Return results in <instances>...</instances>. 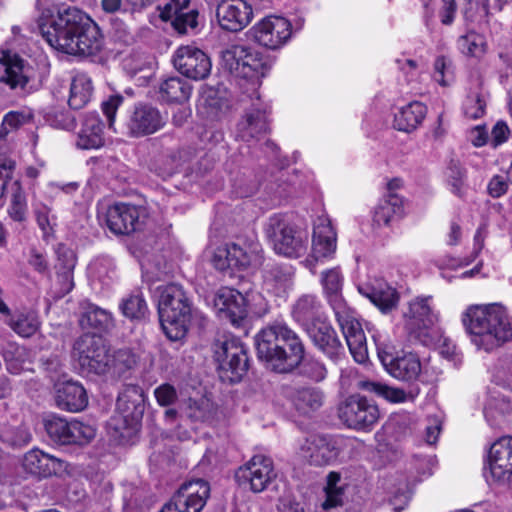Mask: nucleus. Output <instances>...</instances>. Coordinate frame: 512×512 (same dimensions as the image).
<instances>
[{"mask_svg": "<svg viewBox=\"0 0 512 512\" xmlns=\"http://www.w3.org/2000/svg\"><path fill=\"white\" fill-rule=\"evenodd\" d=\"M38 29L52 48L71 55H95L103 45L97 24L75 7L64 9L56 15L43 13L38 21Z\"/></svg>", "mask_w": 512, "mask_h": 512, "instance_id": "nucleus-1", "label": "nucleus"}, {"mask_svg": "<svg viewBox=\"0 0 512 512\" xmlns=\"http://www.w3.org/2000/svg\"><path fill=\"white\" fill-rule=\"evenodd\" d=\"M472 342L491 351L512 338V325L505 308L497 303L472 305L462 318Z\"/></svg>", "mask_w": 512, "mask_h": 512, "instance_id": "nucleus-2", "label": "nucleus"}, {"mask_svg": "<svg viewBox=\"0 0 512 512\" xmlns=\"http://www.w3.org/2000/svg\"><path fill=\"white\" fill-rule=\"evenodd\" d=\"M158 292V312L162 330L169 340L182 341L188 333L193 315L189 298L183 288L174 283L158 287Z\"/></svg>", "mask_w": 512, "mask_h": 512, "instance_id": "nucleus-3", "label": "nucleus"}, {"mask_svg": "<svg viewBox=\"0 0 512 512\" xmlns=\"http://www.w3.org/2000/svg\"><path fill=\"white\" fill-rule=\"evenodd\" d=\"M222 67L236 78L247 80L253 90L261 84L269 70V66L263 56L245 45H231L222 51Z\"/></svg>", "mask_w": 512, "mask_h": 512, "instance_id": "nucleus-4", "label": "nucleus"}, {"mask_svg": "<svg viewBox=\"0 0 512 512\" xmlns=\"http://www.w3.org/2000/svg\"><path fill=\"white\" fill-rule=\"evenodd\" d=\"M264 232L279 255L298 258L307 250V232L294 226L286 215H271L264 225Z\"/></svg>", "mask_w": 512, "mask_h": 512, "instance_id": "nucleus-5", "label": "nucleus"}, {"mask_svg": "<svg viewBox=\"0 0 512 512\" xmlns=\"http://www.w3.org/2000/svg\"><path fill=\"white\" fill-rule=\"evenodd\" d=\"M432 301V296L416 297L403 314L405 330L423 345H430L438 334L435 326L439 316Z\"/></svg>", "mask_w": 512, "mask_h": 512, "instance_id": "nucleus-6", "label": "nucleus"}, {"mask_svg": "<svg viewBox=\"0 0 512 512\" xmlns=\"http://www.w3.org/2000/svg\"><path fill=\"white\" fill-rule=\"evenodd\" d=\"M377 355L385 370L395 379L404 382L416 381L422 371L420 358L412 352H395V347L381 340V337L373 336Z\"/></svg>", "mask_w": 512, "mask_h": 512, "instance_id": "nucleus-7", "label": "nucleus"}, {"mask_svg": "<svg viewBox=\"0 0 512 512\" xmlns=\"http://www.w3.org/2000/svg\"><path fill=\"white\" fill-rule=\"evenodd\" d=\"M42 425L49 438L60 445L84 446L96 435V429L82 421L67 419L50 413L43 417Z\"/></svg>", "mask_w": 512, "mask_h": 512, "instance_id": "nucleus-8", "label": "nucleus"}, {"mask_svg": "<svg viewBox=\"0 0 512 512\" xmlns=\"http://www.w3.org/2000/svg\"><path fill=\"white\" fill-rule=\"evenodd\" d=\"M212 264L220 271L255 269L263 264L262 249L257 243L245 244L243 246L236 243H228L215 249Z\"/></svg>", "mask_w": 512, "mask_h": 512, "instance_id": "nucleus-9", "label": "nucleus"}, {"mask_svg": "<svg viewBox=\"0 0 512 512\" xmlns=\"http://www.w3.org/2000/svg\"><path fill=\"white\" fill-rule=\"evenodd\" d=\"M72 357L83 373L103 375L108 371L109 351L99 335H81L73 345Z\"/></svg>", "mask_w": 512, "mask_h": 512, "instance_id": "nucleus-10", "label": "nucleus"}, {"mask_svg": "<svg viewBox=\"0 0 512 512\" xmlns=\"http://www.w3.org/2000/svg\"><path fill=\"white\" fill-rule=\"evenodd\" d=\"M338 416L351 429L369 431L377 423L380 413L372 400L352 395L339 405Z\"/></svg>", "mask_w": 512, "mask_h": 512, "instance_id": "nucleus-11", "label": "nucleus"}, {"mask_svg": "<svg viewBox=\"0 0 512 512\" xmlns=\"http://www.w3.org/2000/svg\"><path fill=\"white\" fill-rule=\"evenodd\" d=\"M276 478L273 460L263 454L254 455L235 473V479L239 486L253 493H260Z\"/></svg>", "mask_w": 512, "mask_h": 512, "instance_id": "nucleus-12", "label": "nucleus"}, {"mask_svg": "<svg viewBox=\"0 0 512 512\" xmlns=\"http://www.w3.org/2000/svg\"><path fill=\"white\" fill-rule=\"evenodd\" d=\"M210 496L207 481L197 479L180 486L160 512H201Z\"/></svg>", "mask_w": 512, "mask_h": 512, "instance_id": "nucleus-13", "label": "nucleus"}, {"mask_svg": "<svg viewBox=\"0 0 512 512\" xmlns=\"http://www.w3.org/2000/svg\"><path fill=\"white\" fill-rule=\"evenodd\" d=\"M175 69L192 80H203L211 72V60L199 47L189 44L179 46L172 57Z\"/></svg>", "mask_w": 512, "mask_h": 512, "instance_id": "nucleus-14", "label": "nucleus"}, {"mask_svg": "<svg viewBox=\"0 0 512 512\" xmlns=\"http://www.w3.org/2000/svg\"><path fill=\"white\" fill-rule=\"evenodd\" d=\"M251 31L257 43L272 50L285 45L292 35L291 23L280 16H268L262 19L252 27Z\"/></svg>", "mask_w": 512, "mask_h": 512, "instance_id": "nucleus-15", "label": "nucleus"}, {"mask_svg": "<svg viewBox=\"0 0 512 512\" xmlns=\"http://www.w3.org/2000/svg\"><path fill=\"white\" fill-rule=\"evenodd\" d=\"M216 17L220 27L229 32H239L247 27L253 17V6L248 0H221Z\"/></svg>", "mask_w": 512, "mask_h": 512, "instance_id": "nucleus-16", "label": "nucleus"}, {"mask_svg": "<svg viewBox=\"0 0 512 512\" xmlns=\"http://www.w3.org/2000/svg\"><path fill=\"white\" fill-rule=\"evenodd\" d=\"M335 316L354 360L358 363L366 362L368 360L366 337L354 313L346 309L336 313Z\"/></svg>", "mask_w": 512, "mask_h": 512, "instance_id": "nucleus-17", "label": "nucleus"}, {"mask_svg": "<svg viewBox=\"0 0 512 512\" xmlns=\"http://www.w3.org/2000/svg\"><path fill=\"white\" fill-rule=\"evenodd\" d=\"M214 306L222 319L240 327L248 315L247 299L238 290L223 287L214 298Z\"/></svg>", "mask_w": 512, "mask_h": 512, "instance_id": "nucleus-18", "label": "nucleus"}, {"mask_svg": "<svg viewBox=\"0 0 512 512\" xmlns=\"http://www.w3.org/2000/svg\"><path fill=\"white\" fill-rule=\"evenodd\" d=\"M303 458L315 466L329 465L339 455L338 442L329 435H311L305 439L300 447Z\"/></svg>", "mask_w": 512, "mask_h": 512, "instance_id": "nucleus-19", "label": "nucleus"}, {"mask_svg": "<svg viewBox=\"0 0 512 512\" xmlns=\"http://www.w3.org/2000/svg\"><path fill=\"white\" fill-rule=\"evenodd\" d=\"M279 333L283 342L279 344L281 349L277 355L279 360L276 361L275 371L287 373L302 362L305 352L304 345L299 336L286 323L282 322Z\"/></svg>", "mask_w": 512, "mask_h": 512, "instance_id": "nucleus-20", "label": "nucleus"}, {"mask_svg": "<svg viewBox=\"0 0 512 512\" xmlns=\"http://www.w3.org/2000/svg\"><path fill=\"white\" fill-rule=\"evenodd\" d=\"M166 117L149 104L136 105L131 113L127 128L133 137H143L153 134L164 127Z\"/></svg>", "mask_w": 512, "mask_h": 512, "instance_id": "nucleus-21", "label": "nucleus"}, {"mask_svg": "<svg viewBox=\"0 0 512 512\" xmlns=\"http://www.w3.org/2000/svg\"><path fill=\"white\" fill-rule=\"evenodd\" d=\"M488 464L494 481L512 482V437H502L491 445Z\"/></svg>", "mask_w": 512, "mask_h": 512, "instance_id": "nucleus-22", "label": "nucleus"}, {"mask_svg": "<svg viewBox=\"0 0 512 512\" xmlns=\"http://www.w3.org/2000/svg\"><path fill=\"white\" fill-rule=\"evenodd\" d=\"M103 218L109 230L116 235H128L141 225L139 209L125 203L109 206Z\"/></svg>", "mask_w": 512, "mask_h": 512, "instance_id": "nucleus-23", "label": "nucleus"}, {"mask_svg": "<svg viewBox=\"0 0 512 512\" xmlns=\"http://www.w3.org/2000/svg\"><path fill=\"white\" fill-rule=\"evenodd\" d=\"M56 406L68 412H80L88 405L86 389L78 381H59L54 385Z\"/></svg>", "mask_w": 512, "mask_h": 512, "instance_id": "nucleus-24", "label": "nucleus"}, {"mask_svg": "<svg viewBox=\"0 0 512 512\" xmlns=\"http://www.w3.org/2000/svg\"><path fill=\"white\" fill-rule=\"evenodd\" d=\"M189 0H171L161 9L160 17L164 21H171L172 27L179 34L194 32L198 26V12L188 9Z\"/></svg>", "mask_w": 512, "mask_h": 512, "instance_id": "nucleus-25", "label": "nucleus"}, {"mask_svg": "<svg viewBox=\"0 0 512 512\" xmlns=\"http://www.w3.org/2000/svg\"><path fill=\"white\" fill-rule=\"evenodd\" d=\"M282 322H274L263 328L255 336V346L257 356L261 361H264L267 367L275 371L276 361L279 360L278 352L281 349L280 342L283 338L280 337V327Z\"/></svg>", "mask_w": 512, "mask_h": 512, "instance_id": "nucleus-26", "label": "nucleus"}, {"mask_svg": "<svg viewBox=\"0 0 512 512\" xmlns=\"http://www.w3.org/2000/svg\"><path fill=\"white\" fill-rule=\"evenodd\" d=\"M336 232L326 217H319L314 226L312 238V255L314 261L330 259L336 252Z\"/></svg>", "mask_w": 512, "mask_h": 512, "instance_id": "nucleus-27", "label": "nucleus"}, {"mask_svg": "<svg viewBox=\"0 0 512 512\" xmlns=\"http://www.w3.org/2000/svg\"><path fill=\"white\" fill-rule=\"evenodd\" d=\"M314 345L331 359L338 358L344 351L333 327L322 320L305 330Z\"/></svg>", "mask_w": 512, "mask_h": 512, "instance_id": "nucleus-28", "label": "nucleus"}, {"mask_svg": "<svg viewBox=\"0 0 512 512\" xmlns=\"http://www.w3.org/2000/svg\"><path fill=\"white\" fill-rule=\"evenodd\" d=\"M291 314L305 330L324 320L321 301L314 294L299 296L292 306Z\"/></svg>", "mask_w": 512, "mask_h": 512, "instance_id": "nucleus-29", "label": "nucleus"}, {"mask_svg": "<svg viewBox=\"0 0 512 512\" xmlns=\"http://www.w3.org/2000/svg\"><path fill=\"white\" fill-rule=\"evenodd\" d=\"M0 82L7 84L11 89L23 88L28 78L23 74V60L9 48L0 49Z\"/></svg>", "mask_w": 512, "mask_h": 512, "instance_id": "nucleus-30", "label": "nucleus"}, {"mask_svg": "<svg viewBox=\"0 0 512 512\" xmlns=\"http://www.w3.org/2000/svg\"><path fill=\"white\" fill-rule=\"evenodd\" d=\"M320 282L324 296L330 303L334 313L348 309L342 296L344 276L339 267L326 269L321 273Z\"/></svg>", "mask_w": 512, "mask_h": 512, "instance_id": "nucleus-31", "label": "nucleus"}, {"mask_svg": "<svg viewBox=\"0 0 512 512\" xmlns=\"http://www.w3.org/2000/svg\"><path fill=\"white\" fill-rule=\"evenodd\" d=\"M358 291L383 312L395 308L399 300L397 291L381 280L362 284Z\"/></svg>", "mask_w": 512, "mask_h": 512, "instance_id": "nucleus-32", "label": "nucleus"}, {"mask_svg": "<svg viewBox=\"0 0 512 512\" xmlns=\"http://www.w3.org/2000/svg\"><path fill=\"white\" fill-rule=\"evenodd\" d=\"M267 130L266 110L255 107L246 112L243 118L238 122L236 137L242 141L250 142L253 139H259Z\"/></svg>", "mask_w": 512, "mask_h": 512, "instance_id": "nucleus-33", "label": "nucleus"}, {"mask_svg": "<svg viewBox=\"0 0 512 512\" xmlns=\"http://www.w3.org/2000/svg\"><path fill=\"white\" fill-rule=\"evenodd\" d=\"M56 276L60 284L58 291L60 296L69 293L74 287L73 270L76 265V255L74 251L64 245H59L57 250Z\"/></svg>", "mask_w": 512, "mask_h": 512, "instance_id": "nucleus-34", "label": "nucleus"}, {"mask_svg": "<svg viewBox=\"0 0 512 512\" xmlns=\"http://www.w3.org/2000/svg\"><path fill=\"white\" fill-rule=\"evenodd\" d=\"M103 128L104 125L97 114H87L78 134L77 146L81 149L102 147L104 145Z\"/></svg>", "mask_w": 512, "mask_h": 512, "instance_id": "nucleus-35", "label": "nucleus"}, {"mask_svg": "<svg viewBox=\"0 0 512 512\" xmlns=\"http://www.w3.org/2000/svg\"><path fill=\"white\" fill-rule=\"evenodd\" d=\"M403 199L397 193L386 194L374 210L373 222L378 227L388 226L395 218L403 216Z\"/></svg>", "mask_w": 512, "mask_h": 512, "instance_id": "nucleus-36", "label": "nucleus"}, {"mask_svg": "<svg viewBox=\"0 0 512 512\" xmlns=\"http://www.w3.org/2000/svg\"><path fill=\"white\" fill-rule=\"evenodd\" d=\"M289 398L295 408L304 415L318 410L324 401L323 393L314 387L294 389L290 393Z\"/></svg>", "mask_w": 512, "mask_h": 512, "instance_id": "nucleus-37", "label": "nucleus"}, {"mask_svg": "<svg viewBox=\"0 0 512 512\" xmlns=\"http://www.w3.org/2000/svg\"><path fill=\"white\" fill-rule=\"evenodd\" d=\"M426 106L418 101L402 107L394 117V127L403 132H410L418 127L426 115Z\"/></svg>", "mask_w": 512, "mask_h": 512, "instance_id": "nucleus-38", "label": "nucleus"}, {"mask_svg": "<svg viewBox=\"0 0 512 512\" xmlns=\"http://www.w3.org/2000/svg\"><path fill=\"white\" fill-rule=\"evenodd\" d=\"M179 413L192 422L203 423L212 418L214 406L213 403L205 397L197 399L188 398L180 402Z\"/></svg>", "mask_w": 512, "mask_h": 512, "instance_id": "nucleus-39", "label": "nucleus"}, {"mask_svg": "<svg viewBox=\"0 0 512 512\" xmlns=\"http://www.w3.org/2000/svg\"><path fill=\"white\" fill-rule=\"evenodd\" d=\"M91 78L85 73H77L71 81L68 104L72 109L83 108L93 94Z\"/></svg>", "mask_w": 512, "mask_h": 512, "instance_id": "nucleus-40", "label": "nucleus"}, {"mask_svg": "<svg viewBox=\"0 0 512 512\" xmlns=\"http://www.w3.org/2000/svg\"><path fill=\"white\" fill-rule=\"evenodd\" d=\"M142 391L136 385L126 386L118 395L117 409L124 414V417L134 416L142 413Z\"/></svg>", "mask_w": 512, "mask_h": 512, "instance_id": "nucleus-41", "label": "nucleus"}, {"mask_svg": "<svg viewBox=\"0 0 512 512\" xmlns=\"http://www.w3.org/2000/svg\"><path fill=\"white\" fill-rule=\"evenodd\" d=\"M159 91L166 101L182 102L189 99L191 87L179 77H170L161 83Z\"/></svg>", "mask_w": 512, "mask_h": 512, "instance_id": "nucleus-42", "label": "nucleus"}, {"mask_svg": "<svg viewBox=\"0 0 512 512\" xmlns=\"http://www.w3.org/2000/svg\"><path fill=\"white\" fill-rule=\"evenodd\" d=\"M136 363L135 356L129 349H119L109 354V366L107 373L114 377H122Z\"/></svg>", "mask_w": 512, "mask_h": 512, "instance_id": "nucleus-43", "label": "nucleus"}, {"mask_svg": "<svg viewBox=\"0 0 512 512\" xmlns=\"http://www.w3.org/2000/svg\"><path fill=\"white\" fill-rule=\"evenodd\" d=\"M123 315L132 320L144 319L148 314V306L140 293L131 294L120 304Z\"/></svg>", "mask_w": 512, "mask_h": 512, "instance_id": "nucleus-44", "label": "nucleus"}, {"mask_svg": "<svg viewBox=\"0 0 512 512\" xmlns=\"http://www.w3.org/2000/svg\"><path fill=\"white\" fill-rule=\"evenodd\" d=\"M9 327L20 337L29 338L32 335V316L29 308L15 309L10 312Z\"/></svg>", "mask_w": 512, "mask_h": 512, "instance_id": "nucleus-45", "label": "nucleus"}, {"mask_svg": "<svg viewBox=\"0 0 512 512\" xmlns=\"http://www.w3.org/2000/svg\"><path fill=\"white\" fill-rule=\"evenodd\" d=\"M341 475L338 472H330L327 476V485L325 487L326 500L323 503L324 509L334 508L342 505L344 488L340 484Z\"/></svg>", "mask_w": 512, "mask_h": 512, "instance_id": "nucleus-46", "label": "nucleus"}, {"mask_svg": "<svg viewBox=\"0 0 512 512\" xmlns=\"http://www.w3.org/2000/svg\"><path fill=\"white\" fill-rule=\"evenodd\" d=\"M234 351H236L234 355L219 364L221 370L232 373L233 380L242 377L248 369V357L244 345L241 348H234Z\"/></svg>", "mask_w": 512, "mask_h": 512, "instance_id": "nucleus-47", "label": "nucleus"}, {"mask_svg": "<svg viewBox=\"0 0 512 512\" xmlns=\"http://www.w3.org/2000/svg\"><path fill=\"white\" fill-rule=\"evenodd\" d=\"M61 468L60 461L40 450L34 449V476L46 478Z\"/></svg>", "mask_w": 512, "mask_h": 512, "instance_id": "nucleus-48", "label": "nucleus"}, {"mask_svg": "<svg viewBox=\"0 0 512 512\" xmlns=\"http://www.w3.org/2000/svg\"><path fill=\"white\" fill-rule=\"evenodd\" d=\"M86 321L87 325L98 330H106L112 324L111 314L98 306L89 305L81 318V324Z\"/></svg>", "mask_w": 512, "mask_h": 512, "instance_id": "nucleus-49", "label": "nucleus"}, {"mask_svg": "<svg viewBox=\"0 0 512 512\" xmlns=\"http://www.w3.org/2000/svg\"><path fill=\"white\" fill-rule=\"evenodd\" d=\"M458 48L463 54L479 57L485 52L484 37L475 32H469L458 39Z\"/></svg>", "mask_w": 512, "mask_h": 512, "instance_id": "nucleus-50", "label": "nucleus"}, {"mask_svg": "<svg viewBox=\"0 0 512 512\" xmlns=\"http://www.w3.org/2000/svg\"><path fill=\"white\" fill-rule=\"evenodd\" d=\"M361 387L367 391L375 392L393 403H401L407 400V394L403 389L390 387L376 382H362Z\"/></svg>", "mask_w": 512, "mask_h": 512, "instance_id": "nucleus-51", "label": "nucleus"}, {"mask_svg": "<svg viewBox=\"0 0 512 512\" xmlns=\"http://www.w3.org/2000/svg\"><path fill=\"white\" fill-rule=\"evenodd\" d=\"M243 344L234 336L224 335L214 343V357L218 364L228 360L234 355V348H241Z\"/></svg>", "mask_w": 512, "mask_h": 512, "instance_id": "nucleus-52", "label": "nucleus"}, {"mask_svg": "<svg viewBox=\"0 0 512 512\" xmlns=\"http://www.w3.org/2000/svg\"><path fill=\"white\" fill-rule=\"evenodd\" d=\"M45 121L52 127L70 130L75 127L74 117L67 111L53 107L44 113Z\"/></svg>", "mask_w": 512, "mask_h": 512, "instance_id": "nucleus-53", "label": "nucleus"}, {"mask_svg": "<svg viewBox=\"0 0 512 512\" xmlns=\"http://www.w3.org/2000/svg\"><path fill=\"white\" fill-rule=\"evenodd\" d=\"M447 181L453 194L462 197L465 188V171L459 163L451 161L446 170Z\"/></svg>", "mask_w": 512, "mask_h": 512, "instance_id": "nucleus-54", "label": "nucleus"}, {"mask_svg": "<svg viewBox=\"0 0 512 512\" xmlns=\"http://www.w3.org/2000/svg\"><path fill=\"white\" fill-rule=\"evenodd\" d=\"M13 187H15V190H13V198L11 207L9 209V214L13 220L22 221L27 210L26 200L18 181L13 182Z\"/></svg>", "mask_w": 512, "mask_h": 512, "instance_id": "nucleus-55", "label": "nucleus"}, {"mask_svg": "<svg viewBox=\"0 0 512 512\" xmlns=\"http://www.w3.org/2000/svg\"><path fill=\"white\" fill-rule=\"evenodd\" d=\"M463 110L467 118L478 119L485 112V102L478 94L471 95L464 102Z\"/></svg>", "mask_w": 512, "mask_h": 512, "instance_id": "nucleus-56", "label": "nucleus"}, {"mask_svg": "<svg viewBox=\"0 0 512 512\" xmlns=\"http://www.w3.org/2000/svg\"><path fill=\"white\" fill-rule=\"evenodd\" d=\"M14 169L15 161L12 159H4L0 163V198L7 192L9 185H11L12 190H15L13 183H11Z\"/></svg>", "mask_w": 512, "mask_h": 512, "instance_id": "nucleus-57", "label": "nucleus"}, {"mask_svg": "<svg viewBox=\"0 0 512 512\" xmlns=\"http://www.w3.org/2000/svg\"><path fill=\"white\" fill-rule=\"evenodd\" d=\"M154 396L160 406H169L177 400V391L171 384L164 383L154 390Z\"/></svg>", "mask_w": 512, "mask_h": 512, "instance_id": "nucleus-58", "label": "nucleus"}, {"mask_svg": "<svg viewBox=\"0 0 512 512\" xmlns=\"http://www.w3.org/2000/svg\"><path fill=\"white\" fill-rule=\"evenodd\" d=\"M303 375L314 381H321L326 377V368L318 360H307L302 366Z\"/></svg>", "mask_w": 512, "mask_h": 512, "instance_id": "nucleus-59", "label": "nucleus"}, {"mask_svg": "<svg viewBox=\"0 0 512 512\" xmlns=\"http://www.w3.org/2000/svg\"><path fill=\"white\" fill-rule=\"evenodd\" d=\"M450 63L446 60L445 57L440 56L436 58L434 63V74L433 77L436 82H438L442 86H446L450 81Z\"/></svg>", "mask_w": 512, "mask_h": 512, "instance_id": "nucleus-60", "label": "nucleus"}, {"mask_svg": "<svg viewBox=\"0 0 512 512\" xmlns=\"http://www.w3.org/2000/svg\"><path fill=\"white\" fill-rule=\"evenodd\" d=\"M31 118V113L25 114L23 112L11 111L4 116L2 127L5 133H8L9 129H16L21 125L28 123Z\"/></svg>", "mask_w": 512, "mask_h": 512, "instance_id": "nucleus-61", "label": "nucleus"}, {"mask_svg": "<svg viewBox=\"0 0 512 512\" xmlns=\"http://www.w3.org/2000/svg\"><path fill=\"white\" fill-rule=\"evenodd\" d=\"M123 103V97L121 95H112L107 100L102 102V111L107 117L109 126L112 127L115 114L118 108Z\"/></svg>", "mask_w": 512, "mask_h": 512, "instance_id": "nucleus-62", "label": "nucleus"}, {"mask_svg": "<svg viewBox=\"0 0 512 512\" xmlns=\"http://www.w3.org/2000/svg\"><path fill=\"white\" fill-rule=\"evenodd\" d=\"M508 181L507 178L501 175H494L487 186L488 193L493 198H499L504 195L508 190Z\"/></svg>", "mask_w": 512, "mask_h": 512, "instance_id": "nucleus-63", "label": "nucleus"}, {"mask_svg": "<svg viewBox=\"0 0 512 512\" xmlns=\"http://www.w3.org/2000/svg\"><path fill=\"white\" fill-rule=\"evenodd\" d=\"M509 134L510 129L508 125L503 121L497 122L491 132L494 145L497 146L506 142L508 140Z\"/></svg>", "mask_w": 512, "mask_h": 512, "instance_id": "nucleus-64", "label": "nucleus"}]
</instances>
